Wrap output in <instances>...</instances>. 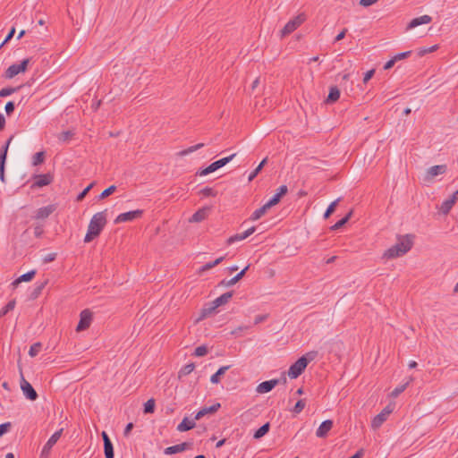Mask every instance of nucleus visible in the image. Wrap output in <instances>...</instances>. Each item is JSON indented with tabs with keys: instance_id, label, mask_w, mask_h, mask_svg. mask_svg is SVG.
I'll return each mask as SVG.
<instances>
[{
	"instance_id": "nucleus-1",
	"label": "nucleus",
	"mask_w": 458,
	"mask_h": 458,
	"mask_svg": "<svg viewBox=\"0 0 458 458\" xmlns=\"http://www.w3.org/2000/svg\"><path fill=\"white\" fill-rule=\"evenodd\" d=\"M106 224V210L96 213L90 219L84 242H90L98 237Z\"/></svg>"
},
{
	"instance_id": "nucleus-2",
	"label": "nucleus",
	"mask_w": 458,
	"mask_h": 458,
	"mask_svg": "<svg viewBox=\"0 0 458 458\" xmlns=\"http://www.w3.org/2000/svg\"><path fill=\"white\" fill-rule=\"evenodd\" d=\"M318 356V352L311 351L299 358L288 369V377L290 378H297L301 376L308 366L309 362L312 361Z\"/></svg>"
},
{
	"instance_id": "nucleus-3",
	"label": "nucleus",
	"mask_w": 458,
	"mask_h": 458,
	"mask_svg": "<svg viewBox=\"0 0 458 458\" xmlns=\"http://www.w3.org/2000/svg\"><path fill=\"white\" fill-rule=\"evenodd\" d=\"M307 19L304 13H299L293 19H291L280 31L281 38H284L287 35L297 30Z\"/></svg>"
},
{
	"instance_id": "nucleus-4",
	"label": "nucleus",
	"mask_w": 458,
	"mask_h": 458,
	"mask_svg": "<svg viewBox=\"0 0 458 458\" xmlns=\"http://www.w3.org/2000/svg\"><path fill=\"white\" fill-rule=\"evenodd\" d=\"M236 156L235 153L232 154L231 156L229 157H223L219 160H216L215 162H213L212 164H210L208 166H207L206 168L200 170L199 172L197 173V174L200 175V176H204V175H207L210 173H213L215 171H216L217 169L225 166L226 164H228L231 160H233V158Z\"/></svg>"
},
{
	"instance_id": "nucleus-5",
	"label": "nucleus",
	"mask_w": 458,
	"mask_h": 458,
	"mask_svg": "<svg viewBox=\"0 0 458 458\" xmlns=\"http://www.w3.org/2000/svg\"><path fill=\"white\" fill-rule=\"evenodd\" d=\"M30 59L26 58L22 60L20 64H13L10 65L5 71V78L12 79L20 72H24L27 70L28 64H30Z\"/></svg>"
},
{
	"instance_id": "nucleus-6",
	"label": "nucleus",
	"mask_w": 458,
	"mask_h": 458,
	"mask_svg": "<svg viewBox=\"0 0 458 458\" xmlns=\"http://www.w3.org/2000/svg\"><path fill=\"white\" fill-rule=\"evenodd\" d=\"M63 433V428L55 432L50 438L47 440L46 445L43 446L40 457L39 458H48L52 447L55 445V443L59 440Z\"/></svg>"
},
{
	"instance_id": "nucleus-7",
	"label": "nucleus",
	"mask_w": 458,
	"mask_h": 458,
	"mask_svg": "<svg viewBox=\"0 0 458 458\" xmlns=\"http://www.w3.org/2000/svg\"><path fill=\"white\" fill-rule=\"evenodd\" d=\"M93 314L89 310H84L80 314V321L76 331L81 332L88 329L92 322Z\"/></svg>"
},
{
	"instance_id": "nucleus-8",
	"label": "nucleus",
	"mask_w": 458,
	"mask_h": 458,
	"mask_svg": "<svg viewBox=\"0 0 458 458\" xmlns=\"http://www.w3.org/2000/svg\"><path fill=\"white\" fill-rule=\"evenodd\" d=\"M13 138V136L10 137L7 140V141L5 142V144L0 149V180L3 182H5L4 166H5L6 157H7L8 148H9V145H10Z\"/></svg>"
},
{
	"instance_id": "nucleus-9",
	"label": "nucleus",
	"mask_w": 458,
	"mask_h": 458,
	"mask_svg": "<svg viewBox=\"0 0 458 458\" xmlns=\"http://www.w3.org/2000/svg\"><path fill=\"white\" fill-rule=\"evenodd\" d=\"M392 411L393 408L390 405L385 407L380 413L374 417L371 422V427L373 428H378L386 420Z\"/></svg>"
},
{
	"instance_id": "nucleus-10",
	"label": "nucleus",
	"mask_w": 458,
	"mask_h": 458,
	"mask_svg": "<svg viewBox=\"0 0 458 458\" xmlns=\"http://www.w3.org/2000/svg\"><path fill=\"white\" fill-rule=\"evenodd\" d=\"M142 214H143V210H141V209H137V210H133V211L122 213L119 216H117V217L114 219V223L120 224V223H124V222H128V221H132V220L141 217Z\"/></svg>"
},
{
	"instance_id": "nucleus-11",
	"label": "nucleus",
	"mask_w": 458,
	"mask_h": 458,
	"mask_svg": "<svg viewBox=\"0 0 458 458\" xmlns=\"http://www.w3.org/2000/svg\"><path fill=\"white\" fill-rule=\"evenodd\" d=\"M34 182L31 189L41 188L49 185L53 182V176L50 174H36L34 175Z\"/></svg>"
},
{
	"instance_id": "nucleus-12",
	"label": "nucleus",
	"mask_w": 458,
	"mask_h": 458,
	"mask_svg": "<svg viewBox=\"0 0 458 458\" xmlns=\"http://www.w3.org/2000/svg\"><path fill=\"white\" fill-rule=\"evenodd\" d=\"M21 388L27 399L35 401L38 398V394L33 386L24 377H21Z\"/></svg>"
},
{
	"instance_id": "nucleus-13",
	"label": "nucleus",
	"mask_w": 458,
	"mask_h": 458,
	"mask_svg": "<svg viewBox=\"0 0 458 458\" xmlns=\"http://www.w3.org/2000/svg\"><path fill=\"white\" fill-rule=\"evenodd\" d=\"M57 208L56 204H50L48 206L40 208L37 210L34 218L37 220H43L47 218L52 213H54Z\"/></svg>"
},
{
	"instance_id": "nucleus-14",
	"label": "nucleus",
	"mask_w": 458,
	"mask_h": 458,
	"mask_svg": "<svg viewBox=\"0 0 458 458\" xmlns=\"http://www.w3.org/2000/svg\"><path fill=\"white\" fill-rule=\"evenodd\" d=\"M279 379H271L264 381L258 385L256 391L259 394H265L270 392L276 386L279 384Z\"/></svg>"
},
{
	"instance_id": "nucleus-15",
	"label": "nucleus",
	"mask_w": 458,
	"mask_h": 458,
	"mask_svg": "<svg viewBox=\"0 0 458 458\" xmlns=\"http://www.w3.org/2000/svg\"><path fill=\"white\" fill-rule=\"evenodd\" d=\"M191 445H192V444L190 442H183V443H181V444H178L175 445L166 447L165 449L164 453H165V454H168V455L174 454L181 453V452H183V451L191 448Z\"/></svg>"
},
{
	"instance_id": "nucleus-16",
	"label": "nucleus",
	"mask_w": 458,
	"mask_h": 458,
	"mask_svg": "<svg viewBox=\"0 0 458 458\" xmlns=\"http://www.w3.org/2000/svg\"><path fill=\"white\" fill-rule=\"evenodd\" d=\"M249 268H250V265H247L240 273H238L235 276H233V278H231L230 280H225V279L222 280L219 283V285L230 287V286L235 284L245 276V274Z\"/></svg>"
},
{
	"instance_id": "nucleus-17",
	"label": "nucleus",
	"mask_w": 458,
	"mask_h": 458,
	"mask_svg": "<svg viewBox=\"0 0 458 458\" xmlns=\"http://www.w3.org/2000/svg\"><path fill=\"white\" fill-rule=\"evenodd\" d=\"M446 168L447 167L445 165H437L431 166L427 171L426 179L430 181L435 176L445 174L446 172Z\"/></svg>"
},
{
	"instance_id": "nucleus-18",
	"label": "nucleus",
	"mask_w": 458,
	"mask_h": 458,
	"mask_svg": "<svg viewBox=\"0 0 458 458\" xmlns=\"http://www.w3.org/2000/svg\"><path fill=\"white\" fill-rule=\"evenodd\" d=\"M332 428L333 421L331 420H324L317 429L316 436L320 438L326 437Z\"/></svg>"
},
{
	"instance_id": "nucleus-19",
	"label": "nucleus",
	"mask_w": 458,
	"mask_h": 458,
	"mask_svg": "<svg viewBox=\"0 0 458 458\" xmlns=\"http://www.w3.org/2000/svg\"><path fill=\"white\" fill-rule=\"evenodd\" d=\"M432 21V17L429 15H422L417 18L412 19L409 24L407 25V30H411L422 24L430 23Z\"/></svg>"
},
{
	"instance_id": "nucleus-20",
	"label": "nucleus",
	"mask_w": 458,
	"mask_h": 458,
	"mask_svg": "<svg viewBox=\"0 0 458 458\" xmlns=\"http://www.w3.org/2000/svg\"><path fill=\"white\" fill-rule=\"evenodd\" d=\"M256 228L254 226L247 229L242 233H236L227 239V244H233L235 242L242 241L246 238H248L250 235H251L255 232Z\"/></svg>"
},
{
	"instance_id": "nucleus-21",
	"label": "nucleus",
	"mask_w": 458,
	"mask_h": 458,
	"mask_svg": "<svg viewBox=\"0 0 458 458\" xmlns=\"http://www.w3.org/2000/svg\"><path fill=\"white\" fill-rule=\"evenodd\" d=\"M405 253H406V250H404V249L401 250V249L398 248V246H396V244H394V246H392L391 248L387 249L384 252L383 258H386V259H394V258L403 256Z\"/></svg>"
},
{
	"instance_id": "nucleus-22",
	"label": "nucleus",
	"mask_w": 458,
	"mask_h": 458,
	"mask_svg": "<svg viewBox=\"0 0 458 458\" xmlns=\"http://www.w3.org/2000/svg\"><path fill=\"white\" fill-rule=\"evenodd\" d=\"M217 309V307H215V303L214 301H211L209 303H207L200 310V314H199V317L198 318V320H202L206 318H208V316H210Z\"/></svg>"
},
{
	"instance_id": "nucleus-23",
	"label": "nucleus",
	"mask_w": 458,
	"mask_h": 458,
	"mask_svg": "<svg viewBox=\"0 0 458 458\" xmlns=\"http://www.w3.org/2000/svg\"><path fill=\"white\" fill-rule=\"evenodd\" d=\"M35 275H36V270H30V271L21 275V276H19L17 279H15L13 282V285L14 287H16L19 284H21L22 282H30L34 278Z\"/></svg>"
},
{
	"instance_id": "nucleus-24",
	"label": "nucleus",
	"mask_w": 458,
	"mask_h": 458,
	"mask_svg": "<svg viewBox=\"0 0 458 458\" xmlns=\"http://www.w3.org/2000/svg\"><path fill=\"white\" fill-rule=\"evenodd\" d=\"M196 423L194 420H190L188 418H184L182 421L177 426V430L180 432L188 431L194 428Z\"/></svg>"
},
{
	"instance_id": "nucleus-25",
	"label": "nucleus",
	"mask_w": 458,
	"mask_h": 458,
	"mask_svg": "<svg viewBox=\"0 0 458 458\" xmlns=\"http://www.w3.org/2000/svg\"><path fill=\"white\" fill-rule=\"evenodd\" d=\"M232 296H233V292H227V293H223L222 295H220L219 297H217L216 299H215L213 301L215 303V307L218 308L222 305L226 304L230 301Z\"/></svg>"
},
{
	"instance_id": "nucleus-26",
	"label": "nucleus",
	"mask_w": 458,
	"mask_h": 458,
	"mask_svg": "<svg viewBox=\"0 0 458 458\" xmlns=\"http://www.w3.org/2000/svg\"><path fill=\"white\" fill-rule=\"evenodd\" d=\"M340 98V90L336 86H332L327 98V103L331 104L337 101Z\"/></svg>"
},
{
	"instance_id": "nucleus-27",
	"label": "nucleus",
	"mask_w": 458,
	"mask_h": 458,
	"mask_svg": "<svg viewBox=\"0 0 458 458\" xmlns=\"http://www.w3.org/2000/svg\"><path fill=\"white\" fill-rule=\"evenodd\" d=\"M47 283H48V280H45L44 282H41V283H37L35 285V288L33 289V291L30 293V298L32 300L37 299L41 294L43 289L46 287Z\"/></svg>"
},
{
	"instance_id": "nucleus-28",
	"label": "nucleus",
	"mask_w": 458,
	"mask_h": 458,
	"mask_svg": "<svg viewBox=\"0 0 458 458\" xmlns=\"http://www.w3.org/2000/svg\"><path fill=\"white\" fill-rule=\"evenodd\" d=\"M455 203H456V202H455L453 199H451V198L449 197L447 199H445V200L442 203V205H441V207H440V208H439V211H440L443 215H447V214L450 212V210L452 209V208L454 207V205Z\"/></svg>"
},
{
	"instance_id": "nucleus-29",
	"label": "nucleus",
	"mask_w": 458,
	"mask_h": 458,
	"mask_svg": "<svg viewBox=\"0 0 458 458\" xmlns=\"http://www.w3.org/2000/svg\"><path fill=\"white\" fill-rule=\"evenodd\" d=\"M230 366H223L218 369V370L213 374L210 377V381L213 384H218L220 382L221 377L229 369Z\"/></svg>"
},
{
	"instance_id": "nucleus-30",
	"label": "nucleus",
	"mask_w": 458,
	"mask_h": 458,
	"mask_svg": "<svg viewBox=\"0 0 458 458\" xmlns=\"http://www.w3.org/2000/svg\"><path fill=\"white\" fill-rule=\"evenodd\" d=\"M352 210L349 211L344 217L340 219L338 222H336L334 225L331 226V230L336 231L340 228H342L352 217Z\"/></svg>"
},
{
	"instance_id": "nucleus-31",
	"label": "nucleus",
	"mask_w": 458,
	"mask_h": 458,
	"mask_svg": "<svg viewBox=\"0 0 458 458\" xmlns=\"http://www.w3.org/2000/svg\"><path fill=\"white\" fill-rule=\"evenodd\" d=\"M269 428H270V424L268 422L265 423L259 429H257L255 431V433L253 435V437L255 439L261 438L262 437H264L269 431Z\"/></svg>"
},
{
	"instance_id": "nucleus-32",
	"label": "nucleus",
	"mask_w": 458,
	"mask_h": 458,
	"mask_svg": "<svg viewBox=\"0 0 458 458\" xmlns=\"http://www.w3.org/2000/svg\"><path fill=\"white\" fill-rule=\"evenodd\" d=\"M269 209V208L267 207L266 204H264L262 207H260L259 208L256 209L251 216H250V219L255 221V220H258L259 219L261 216H263L266 212Z\"/></svg>"
},
{
	"instance_id": "nucleus-33",
	"label": "nucleus",
	"mask_w": 458,
	"mask_h": 458,
	"mask_svg": "<svg viewBox=\"0 0 458 458\" xmlns=\"http://www.w3.org/2000/svg\"><path fill=\"white\" fill-rule=\"evenodd\" d=\"M195 369L194 363H189L184 365L178 372L179 378L191 374Z\"/></svg>"
},
{
	"instance_id": "nucleus-34",
	"label": "nucleus",
	"mask_w": 458,
	"mask_h": 458,
	"mask_svg": "<svg viewBox=\"0 0 458 458\" xmlns=\"http://www.w3.org/2000/svg\"><path fill=\"white\" fill-rule=\"evenodd\" d=\"M225 256L219 257L212 262L206 263L204 266L201 267V268L199 269V272L208 271V270L213 268L214 267L222 263V261L225 259Z\"/></svg>"
},
{
	"instance_id": "nucleus-35",
	"label": "nucleus",
	"mask_w": 458,
	"mask_h": 458,
	"mask_svg": "<svg viewBox=\"0 0 458 458\" xmlns=\"http://www.w3.org/2000/svg\"><path fill=\"white\" fill-rule=\"evenodd\" d=\"M267 157H265L259 163V165L250 174L249 178H248L249 182H251L259 174V173L262 170V168L267 164Z\"/></svg>"
},
{
	"instance_id": "nucleus-36",
	"label": "nucleus",
	"mask_w": 458,
	"mask_h": 458,
	"mask_svg": "<svg viewBox=\"0 0 458 458\" xmlns=\"http://www.w3.org/2000/svg\"><path fill=\"white\" fill-rule=\"evenodd\" d=\"M206 210L205 209H199L198 210L197 212H195L191 218L190 219L191 222H201L205 219L206 217Z\"/></svg>"
},
{
	"instance_id": "nucleus-37",
	"label": "nucleus",
	"mask_w": 458,
	"mask_h": 458,
	"mask_svg": "<svg viewBox=\"0 0 458 458\" xmlns=\"http://www.w3.org/2000/svg\"><path fill=\"white\" fill-rule=\"evenodd\" d=\"M104 453L106 458H114V447L112 442H107L104 444Z\"/></svg>"
},
{
	"instance_id": "nucleus-38",
	"label": "nucleus",
	"mask_w": 458,
	"mask_h": 458,
	"mask_svg": "<svg viewBox=\"0 0 458 458\" xmlns=\"http://www.w3.org/2000/svg\"><path fill=\"white\" fill-rule=\"evenodd\" d=\"M396 246H398V248L401 250H406V252H408L412 247V242L408 237H406L405 239L397 242Z\"/></svg>"
},
{
	"instance_id": "nucleus-39",
	"label": "nucleus",
	"mask_w": 458,
	"mask_h": 458,
	"mask_svg": "<svg viewBox=\"0 0 458 458\" xmlns=\"http://www.w3.org/2000/svg\"><path fill=\"white\" fill-rule=\"evenodd\" d=\"M340 198L333 201L327 208L326 212L324 213V218L327 219L335 210V208L340 201Z\"/></svg>"
},
{
	"instance_id": "nucleus-40",
	"label": "nucleus",
	"mask_w": 458,
	"mask_h": 458,
	"mask_svg": "<svg viewBox=\"0 0 458 458\" xmlns=\"http://www.w3.org/2000/svg\"><path fill=\"white\" fill-rule=\"evenodd\" d=\"M41 348H42L41 343L38 342V343L33 344L30 348L29 355L30 357L37 356L38 354V352L41 351Z\"/></svg>"
},
{
	"instance_id": "nucleus-41",
	"label": "nucleus",
	"mask_w": 458,
	"mask_h": 458,
	"mask_svg": "<svg viewBox=\"0 0 458 458\" xmlns=\"http://www.w3.org/2000/svg\"><path fill=\"white\" fill-rule=\"evenodd\" d=\"M437 49H438V46L437 45H434V46H432L430 47H422V48H420L418 50L417 55H418L419 57H422L426 54L432 53V52L436 51Z\"/></svg>"
},
{
	"instance_id": "nucleus-42",
	"label": "nucleus",
	"mask_w": 458,
	"mask_h": 458,
	"mask_svg": "<svg viewBox=\"0 0 458 458\" xmlns=\"http://www.w3.org/2000/svg\"><path fill=\"white\" fill-rule=\"evenodd\" d=\"M155 411V400L153 398L148 399L144 403V413H153Z\"/></svg>"
},
{
	"instance_id": "nucleus-43",
	"label": "nucleus",
	"mask_w": 458,
	"mask_h": 458,
	"mask_svg": "<svg viewBox=\"0 0 458 458\" xmlns=\"http://www.w3.org/2000/svg\"><path fill=\"white\" fill-rule=\"evenodd\" d=\"M44 159H45V153L43 151L37 152L33 156L32 165H40V164H42L44 162Z\"/></svg>"
},
{
	"instance_id": "nucleus-44",
	"label": "nucleus",
	"mask_w": 458,
	"mask_h": 458,
	"mask_svg": "<svg viewBox=\"0 0 458 458\" xmlns=\"http://www.w3.org/2000/svg\"><path fill=\"white\" fill-rule=\"evenodd\" d=\"M203 147H204V143H199V144H196L194 146H191L188 148L181 151L180 155L181 156H185V155L191 154V153H192V152H194V151H196V150H198V149H199V148H201Z\"/></svg>"
},
{
	"instance_id": "nucleus-45",
	"label": "nucleus",
	"mask_w": 458,
	"mask_h": 458,
	"mask_svg": "<svg viewBox=\"0 0 458 458\" xmlns=\"http://www.w3.org/2000/svg\"><path fill=\"white\" fill-rule=\"evenodd\" d=\"M203 147H204V143H199V144H196L194 146H191L188 148L181 151L180 155L181 156H185V155L191 154V153H192V152H194V151H196V150H198V149H199V148H201Z\"/></svg>"
},
{
	"instance_id": "nucleus-46",
	"label": "nucleus",
	"mask_w": 458,
	"mask_h": 458,
	"mask_svg": "<svg viewBox=\"0 0 458 458\" xmlns=\"http://www.w3.org/2000/svg\"><path fill=\"white\" fill-rule=\"evenodd\" d=\"M115 191H116V186L111 185L101 192L98 199H104L107 198L108 196L112 195Z\"/></svg>"
},
{
	"instance_id": "nucleus-47",
	"label": "nucleus",
	"mask_w": 458,
	"mask_h": 458,
	"mask_svg": "<svg viewBox=\"0 0 458 458\" xmlns=\"http://www.w3.org/2000/svg\"><path fill=\"white\" fill-rule=\"evenodd\" d=\"M306 405V402L304 399H301L299 401H297V403H295L293 409V411L296 414H299L302 411V410L304 409Z\"/></svg>"
},
{
	"instance_id": "nucleus-48",
	"label": "nucleus",
	"mask_w": 458,
	"mask_h": 458,
	"mask_svg": "<svg viewBox=\"0 0 458 458\" xmlns=\"http://www.w3.org/2000/svg\"><path fill=\"white\" fill-rule=\"evenodd\" d=\"M220 407H221V404L219 403H216L209 407H203L202 410H203L205 415H207L209 413L216 412Z\"/></svg>"
},
{
	"instance_id": "nucleus-49",
	"label": "nucleus",
	"mask_w": 458,
	"mask_h": 458,
	"mask_svg": "<svg viewBox=\"0 0 458 458\" xmlns=\"http://www.w3.org/2000/svg\"><path fill=\"white\" fill-rule=\"evenodd\" d=\"M409 383H405L403 385H401L397 387H395L392 393H391V396L393 397H397L400 394H402L405 389L406 387L408 386Z\"/></svg>"
},
{
	"instance_id": "nucleus-50",
	"label": "nucleus",
	"mask_w": 458,
	"mask_h": 458,
	"mask_svg": "<svg viewBox=\"0 0 458 458\" xmlns=\"http://www.w3.org/2000/svg\"><path fill=\"white\" fill-rule=\"evenodd\" d=\"M282 198L280 197V195H278L277 193H276L267 203V208H272L273 206L276 205L277 203H279L280 199Z\"/></svg>"
},
{
	"instance_id": "nucleus-51",
	"label": "nucleus",
	"mask_w": 458,
	"mask_h": 458,
	"mask_svg": "<svg viewBox=\"0 0 458 458\" xmlns=\"http://www.w3.org/2000/svg\"><path fill=\"white\" fill-rule=\"evenodd\" d=\"M15 307V301H10L1 310L2 315L7 314L9 311L13 310Z\"/></svg>"
},
{
	"instance_id": "nucleus-52",
	"label": "nucleus",
	"mask_w": 458,
	"mask_h": 458,
	"mask_svg": "<svg viewBox=\"0 0 458 458\" xmlns=\"http://www.w3.org/2000/svg\"><path fill=\"white\" fill-rule=\"evenodd\" d=\"M94 185V182H91L89 185H88L76 198V200L77 201H81L85 197L86 195L88 194V192L90 191V189L93 187Z\"/></svg>"
},
{
	"instance_id": "nucleus-53",
	"label": "nucleus",
	"mask_w": 458,
	"mask_h": 458,
	"mask_svg": "<svg viewBox=\"0 0 458 458\" xmlns=\"http://www.w3.org/2000/svg\"><path fill=\"white\" fill-rule=\"evenodd\" d=\"M208 353V348L205 345L198 346L194 351V355L198 357L204 356Z\"/></svg>"
},
{
	"instance_id": "nucleus-54",
	"label": "nucleus",
	"mask_w": 458,
	"mask_h": 458,
	"mask_svg": "<svg viewBox=\"0 0 458 458\" xmlns=\"http://www.w3.org/2000/svg\"><path fill=\"white\" fill-rule=\"evenodd\" d=\"M200 193L205 197L216 196V191L211 187H205L200 191Z\"/></svg>"
},
{
	"instance_id": "nucleus-55",
	"label": "nucleus",
	"mask_w": 458,
	"mask_h": 458,
	"mask_svg": "<svg viewBox=\"0 0 458 458\" xmlns=\"http://www.w3.org/2000/svg\"><path fill=\"white\" fill-rule=\"evenodd\" d=\"M16 90H17L16 88H11V87L4 88L0 90V97L4 98L7 96H10L13 93H14Z\"/></svg>"
},
{
	"instance_id": "nucleus-56",
	"label": "nucleus",
	"mask_w": 458,
	"mask_h": 458,
	"mask_svg": "<svg viewBox=\"0 0 458 458\" xmlns=\"http://www.w3.org/2000/svg\"><path fill=\"white\" fill-rule=\"evenodd\" d=\"M11 422H5L0 425V437L11 429Z\"/></svg>"
},
{
	"instance_id": "nucleus-57",
	"label": "nucleus",
	"mask_w": 458,
	"mask_h": 458,
	"mask_svg": "<svg viewBox=\"0 0 458 458\" xmlns=\"http://www.w3.org/2000/svg\"><path fill=\"white\" fill-rule=\"evenodd\" d=\"M15 106L13 101H9L5 104L4 110L7 115H11L14 111Z\"/></svg>"
},
{
	"instance_id": "nucleus-58",
	"label": "nucleus",
	"mask_w": 458,
	"mask_h": 458,
	"mask_svg": "<svg viewBox=\"0 0 458 458\" xmlns=\"http://www.w3.org/2000/svg\"><path fill=\"white\" fill-rule=\"evenodd\" d=\"M72 131H66L61 132L60 135L58 136V139L62 141H67L72 138Z\"/></svg>"
},
{
	"instance_id": "nucleus-59",
	"label": "nucleus",
	"mask_w": 458,
	"mask_h": 458,
	"mask_svg": "<svg viewBox=\"0 0 458 458\" xmlns=\"http://www.w3.org/2000/svg\"><path fill=\"white\" fill-rule=\"evenodd\" d=\"M411 55V51L402 52L394 56L396 62L405 59Z\"/></svg>"
},
{
	"instance_id": "nucleus-60",
	"label": "nucleus",
	"mask_w": 458,
	"mask_h": 458,
	"mask_svg": "<svg viewBox=\"0 0 458 458\" xmlns=\"http://www.w3.org/2000/svg\"><path fill=\"white\" fill-rule=\"evenodd\" d=\"M15 34V28L13 27L10 31L8 32L7 36L5 37L4 40L3 41V43L1 44V47H3L5 43H7L8 41H10L13 37L14 36Z\"/></svg>"
},
{
	"instance_id": "nucleus-61",
	"label": "nucleus",
	"mask_w": 458,
	"mask_h": 458,
	"mask_svg": "<svg viewBox=\"0 0 458 458\" xmlns=\"http://www.w3.org/2000/svg\"><path fill=\"white\" fill-rule=\"evenodd\" d=\"M55 258H56V253H49L44 257L43 261H44V263H49V262L54 261L55 259Z\"/></svg>"
},
{
	"instance_id": "nucleus-62",
	"label": "nucleus",
	"mask_w": 458,
	"mask_h": 458,
	"mask_svg": "<svg viewBox=\"0 0 458 458\" xmlns=\"http://www.w3.org/2000/svg\"><path fill=\"white\" fill-rule=\"evenodd\" d=\"M378 0H360V4L363 7H369L376 4Z\"/></svg>"
},
{
	"instance_id": "nucleus-63",
	"label": "nucleus",
	"mask_w": 458,
	"mask_h": 458,
	"mask_svg": "<svg viewBox=\"0 0 458 458\" xmlns=\"http://www.w3.org/2000/svg\"><path fill=\"white\" fill-rule=\"evenodd\" d=\"M375 70H369L368 71L363 77V82L367 83L374 75Z\"/></svg>"
},
{
	"instance_id": "nucleus-64",
	"label": "nucleus",
	"mask_w": 458,
	"mask_h": 458,
	"mask_svg": "<svg viewBox=\"0 0 458 458\" xmlns=\"http://www.w3.org/2000/svg\"><path fill=\"white\" fill-rule=\"evenodd\" d=\"M278 191L276 192L278 195H280V197L282 198L283 196H284L287 191H288V189H287V186L286 185H281L278 190Z\"/></svg>"
}]
</instances>
